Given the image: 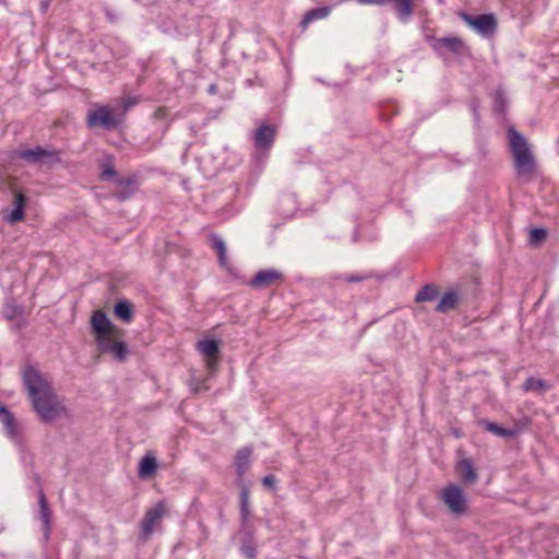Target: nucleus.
<instances>
[{
  "instance_id": "21",
  "label": "nucleus",
  "mask_w": 559,
  "mask_h": 559,
  "mask_svg": "<svg viewBox=\"0 0 559 559\" xmlns=\"http://www.w3.org/2000/svg\"><path fill=\"white\" fill-rule=\"evenodd\" d=\"M134 182L135 180L133 177L115 178V183L121 187V190L116 191L114 193V197L120 202H123L131 198L134 193V188L132 187Z\"/></svg>"
},
{
  "instance_id": "32",
  "label": "nucleus",
  "mask_w": 559,
  "mask_h": 559,
  "mask_svg": "<svg viewBox=\"0 0 559 559\" xmlns=\"http://www.w3.org/2000/svg\"><path fill=\"white\" fill-rule=\"evenodd\" d=\"M548 236V231L546 228L536 227L531 229L528 241L532 246H537L542 243Z\"/></svg>"
},
{
  "instance_id": "18",
  "label": "nucleus",
  "mask_w": 559,
  "mask_h": 559,
  "mask_svg": "<svg viewBox=\"0 0 559 559\" xmlns=\"http://www.w3.org/2000/svg\"><path fill=\"white\" fill-rule=\"evenodd\" d=\"M38 506L39 519L43 522V531L45 536L48 537L51 531V510L41 488L38 491Z\"/></svg>"
},
{
  "instance_id": "11",
  "label": "nucleus",
  "mask_w": 559,
  "mask_h": 559,
  "mask_svg": "<svg viewBox=\"0 0 559 559\" xmlns=\"http://www.w3.org/2000/svg\"><path fill=\"white\" fill-rule=\"evenodd\" d=\"M432 48L436 51H440L442 48H444L445 50L459 56L464 55L467 50V46L459 36L437 38L432 44Z\"/></svg>"
},
{
  "instance_id": "17",
  "label": "nucleus",
  "mask_w": 559,
  "mask_h": 559,
  "mask_svg": "<svg viewBox=\"0 0 559 559\" xmlns=\"http://www.w3.org/2000/svg\"><path fill=\"white\" fill-rule=\"evenodd\" d=\"M27 203V198L24 193L20 191H14L13 195V211L7 216V221L10 224H15L17 222H21L25 218L24 209Z\"/></svg>"
},
{
  "instance_id": "13",
  "label": "nucleus",
  "mask_w": 559,
  "mask_h": 559,
  "mask_svg": "<svg viewBox=\"0 0 559 559\" xmlns=\"http://www.w3.org/2000/svg\"><path fill=\"white\" fill-rule=\"evenodd\" d=\"M455 472L465 485H473L478 480V474L473 466V462L467 457L457 461Z\"/></svg>"
},
{
  "instance_id": "39",
  "label": "nucleus",
  "mask_w": 559,
  "mask_h": 559,
  "mask_svg": "<svg viewBox=\"0 0 559 559\" xmlns=\"http://www.w3.org/2000/svg\"><path fill=\"white\" fill-rule=\"evenodd\" d=\"M262 484L266 487L274 488L275 477L273 475H266L265 477H263Z\"/></svg>"
},
{
  "instance_id": "7",
  "label": "nucleus",
  "mask_w": 559,
  "mask_h": 559,
  "mask_svg": "<svg viewBox=\"0 0 559 559\" xmlns=\"http://www.w3.org/2000/svg\"><path fill=\"white\" fill-rule=\"evenodd\" d=\"M198 350L203 355L207 370L213 373L219 364V342L214 338H205L197 344Z\"/></svg>"
},
{
  "instance_id": "23",
  "label": "nucleus",
  "mask_w": 559,
  "mask_h": 559,
  "mask_svg": "<svg viewBox=\"0 0 559 559\" xmlns=\"http://www.w3.org/2000/svg\"><path fill=\"white\" fill-rule=\"evenodd\" d=\"M479 426H481L485 430L498 436V437H502V438H511V437H514L516 435V430L515 429H509V428H503L501 426H499L497 423H493V421H490L488 419H480L478 421Z\"/></svg>"
},
{
  "instance_id": "45",
  "label": "nucleus",
  "mask_w": 559,
  "mask_h": 559,
  "mask_svg": "<svg viewBox=\"0 0 559 559\" xmlns=\"http://www.w3.org/2000/svg\"><path fill=\"white\" fill-rule=\"evenodd\" d=\"M556 559H559V556Z\"/></svg>"
},
{
  "instance_id": "24",
  "label": "nucleus",
  "mask_w": 559,
  "mask_h": 559,
  "mask_svg": "<svg viewBox=\"0 0 559 559\" xmlns=\"http://www.w3.org/2000/svg\"><path fill=\"white\" fill-rule=\"evenodd\" d=\"M0 421L10 437L15 438L17 436L15 417L5 406L0 407Z\"/></svg>"
},
{
  "instance_id": "37",
  "label": "nucleus",
  "mask_w": 559,
  "mask_h": 559,
  "mask_svg": "<svg viewBox=\"0 0 559 559\" xmlns=\"http://www.w3.org/2000/svg\"><path fill=\"white\" fill-rule=\"evenodd\" d=\"M167 114H168V110L166 107H158L154 111V118L155 119H164V118H166Z\"/></svg>"
},
{
  "instance_id": "31",
  "label": "nucleus",
  "mask_w": 559,
  "mask_h": 559,
  "mask_svg": "<svg viewBox=\"0 0 559 559\" xmlns=\"http://www.w3.org/2000/svg\"><path fill=\"white\" fill-rule=\"evenodd\" d=\"M213 248L216 250L218 261L222 266L227 265L226 246L224 240L217 235H212Z\"/></svg>"
},
{
  "instance_id": "33",
  "label": "nucleus",
  "mask_w": 559,
  "mask_h": 559,
  "mask_svg": "<svg viewBox=\"0 0 559 559\" xmlns=\"http://www.w3.org/2000/svg\"><path fill=\"white\" fill-rule=\"evenodd\" d=\"M138 103L134 97H124L121 99V107L118 109V114L123 115V119L126 118V114L128 110L133 107Z\"/></svg>"
},
{
  "instance_id": "10",
  "label": "nucleus",
  "mask_w": 559,
  "mask_h": 559,
  "mask_svg": "<svg viewBox=\"0 0 559 559\" xmlns=\"http://www.w3.org/2000/svg\"><path fill=\"white\" fill-rule=\"evenodd\" d=\"M283 280V273L275 269L259 271L250 281L249 285L254 289L271 287Z\"/></svg>"
},
{
  "instance_id": "27",
  "label": "nucleus",
  "mask_w": 559,
  "mask_h": 559,
  "mask_svg": "<svg viewBox=\"0 0 559 559\" xmlns=\"http://www.w3.org/2000/svg\"><path fill=\"white\" fill-rule=\"evenodd\" d=\"M439 295V287L435 284H426L423 288L416 294L415 302H424V301H432Z\"/></svg>"
},
{
  "instance_id": "25",
  "label": "nucleus",
  "mask_w": 559,
  "mask_h": 559,
  "mask_svg": "<svg viewBox=\"0 0 559 559\" xmlns=\"http://www.w3.org/2000/svg\"><path fill=\"white\" fill-rule=\"evenodd\" d=\"M394 9L401 21H407L414 13L413 0H392Z\"/></svg>"
},
{
  "instance_id": "38",
  "label": "nucleus",
  "mask_w": 559,
  "mask_h": 559,
  "mask_svg": "<svg viewBox=\"0 0 559 559\" xmlns=\"http://www.w3.org/2000/svg\"><path fill=\"white\" fill-rule=\"evenodd\" d=\"M392 0H358L360 3L365 4H376V5H384L386 3H391Z\"/></svg>"
},
{
  "instance_id": "26",
  "label": "nucleus",
  "mask_w": 559,
  "mask_h": 559,
  "mask_svg": "<svg viewBox=\"0 0 559 559\" xmlns=\"http://www.w3.org/2000/svg\"><path fill=\"white\" fill-rule=\"evenodd\" d=\"M331 12L330 7H320L309 10L302 17L300 26L306 28L311 22L326 17Z\"/></svg>"
},
{
  "instance_id": "41",
  "label": "nucleus",
  "mask_w": 559,
  "mask_h": 559,
  "mask_svg": "<svg viewBox=\"0 0 559 559\" xmlns=\"http://www.w3.org/2000/svg\"><path fill=\"white\" fill-rule=\"evenodd\" d=\"M50 5V0H43L40 2V9L43 12H46Z\"/></svg>"
},
{
  "instance_id": "34",
  "label": "nucleus",
  "mask_w": 559,
  "mask_h": 559,
  "mask_svg": "<svg viewBox=\"0 0 559 559\" xmlns=\"http://www.w3.org/2000/svg\"><path fill=\"white\" fill-rule=\"evenodd\" d=\"M22 313V308L21 307H17V306H13V305H7L4 308H3V316L8 319V320H13L15 319L19 314Z\"/></svg>"
},
{
  "instance_id": "16",
  "label": "nucleus",
  "mask_w": 559,
  "mask_h": 559,
  "mask_svg": "<svg viewBox=\"0 0 559 559\" xmlns=\"http://www.w3.org/2000/svg\"><path fill=\"white\" fill-rule=\"evenodd\" d=\"M158 463L152 453H146L139 462L138 476L141 479H151L156 475Z\"/></svg>"
},
{
  "instance_id": "3",
  "label": "nucleus",
  "mask_w": 559,
  "mask_h": 559,
  "mask_svg": "<svg viewBox=\"0 0 559 559\" xmlns=\"http://www.w3.org/2000/svg\"><path fill=\"white\" fill-rule=\"evenodd\" d=\"M85 122L88 129L112 131L123 122V115L118 114V108L109 105L94 104L86 114Z\"/></svg>"
},
{
  "instance_id": "20",
  "label": "nucleus",
  "mask_w": 559,
  "mask_h": 559,
  "mask_svg": "<svg viewBox=\"0 0 559 559\" xmlns=\"http://www.w3.org/2000/svg\"><path fill=\"white\" fill-rule=\"evenodd\" d=\"M239 534L241 536V552L249 559L254 558L257 549L253 544V527H248L247 530L240 528Z\"/></svg>"
},
{
  "instance_id": "22",
  "label": "nucleus",
  "mask_w": 559,
  "mask_h": 559,
  "mask_svg": "<svg viewBox=\"0 0 559 559\" xmlns=\"http://www.w3.org/2000/svg\"><path fill=\"white\" fill-rule=\"evenodd\" d=\"M115 316L122 320L126 323H129L133 320L134 310L131 301L127 299L119 300L114 308Z\"/></svg>"
},
{
  "instance_id": "36",
  "label": "nucleus",
  "mask_w": 559,
  "mask_h": 559,
  "mask_svg": "<svg viewBox=\"0 0 559 559\" xmlns=\"http://www.w3.org/2000/svg\"><path fill=\"white\" fill-rule=\"evenodd\" d=\"M496 107L500 110V111H503L504 110V107H506V99H504V96L502 93H497V96H496Z\"/></svg>"
},
{
  "instance_id": "9",
  "label": "nucleus",
  "mask_w": 559,
  "mask_h": 559,
  "mask_svg": "<svg viewBox=\"0 0 559 559\" xmlns=\"http://www.w3.org/2000/svg\"><path fill=\"white\" fill-rule=\"evenodd\" d=\"M276 127L269 123H262L253 133L254 146L263 152H267L273 146L276 139Z\"/></svg>"
},
{
  "instance_id": "8",
  "label": "nucleus",
  "mask_w": 559,
  "mask_h": 559,
  "mask_svg": "<svg viewBox=\"0 0 559 559\" xmlns=\"http://www.w3.org/2000/svg\"><path fill=\"white\" fill-rule=\"evenodd\" d=\"M165 513V501H158L153 508L146 511L141 522V534L145 539L153 533L154 526L159 523Z\"/></svg>"
},
{
  "instance_id": "30",
  "label": "nucleus",
  "mask_w": 559,
  "mask_h": 559,
  "mask_svg": "<svg viewBox=\"0 0 559 559\" xmlns=\"http://www.w3.org/2000/svg\"><path fill=\"white\" fill-rule=\"evenodd\" d=\"M95 342L100 353H109V347H112V344H116L118 340L114 337V332H109L95 337Z\"/></svg>"
},
{
  "instance_id": "42",
  "label": "nucleus",
  "mask_w": 559,
  "mask_h": 559,
  "mask_svg": "<svg viewBox=\"0 0 559 559\" xmlns=\"http://www.w3.org/2000/svg\"><path fill=\"white\" fill-rule=\"evenodd\" d=\"M471 107H472L473 111L476 114L477 109H478L477 100H473L472 104H471Z\"/></svg>"
},
{
  "instance_id": "44",
  "label": "nucleus",
  "mask_w": 559,
  "mask_h": 559,
  "mask_svg": "<svg viewBox=\"0 0 559 559\" xmlns=\"http://www.w3.org/2000/svg\"><path fill=\"white\" fill-rule=\"evenodd\" d=\"M35 480H36V483H37L38 485H40V478H39V476H36V477H35Z\"/></svg>"
},
{
  "instance_id": "15",
  "label": "nucleus",
  "mask_w": 559,
  "mask_h": 559,
  "mask_svg": "<svg viewBox=\"0 0 559 559\" xmlns=\"http://www.w3.org/2000/svg\"><path fill=\"white\" fill-rule=\"evenodd\" d=\"M239 503L241 528L247 530L248 527H252L250 524V490L246 484H242L240 487Z\"/></svg>"
},
{
  "instance_id": "2",
  "label": "nucleus",
  "mask_w": 559,
  "mask_h": 559,
  "mask_svg": "<svg viewBox=\"0 0 559 559\" xmlns=\"http://www.w3.org/2000/svg\"><path fill=\"white\" fill-rule=\"evenodd\" d=\"M509 146L513 157L516 178L528 183L536 178L537 163L526 139L514 128L508 130Z\"/></svg>"
},
{
  "instance_id": "35",
  "label": "nucleus",
  "mask_w": 559,
  "mask_h": 559,
  "mask_svg": "<svg viewBox=\"0 0 559 559\" xmlns=\"http://www.w3.org/2000/svg\"><path fill=\"white\" fill-rule=\"evenodd\" d=\"M116 175H117V173L115 170V167L111 164H105L103 166V170H102V174H100V179L103 181H108V180L115 178Z\"/></svg>"
},
{
  "instance_id": "14",
  "label": "nucleus",
  "mask_w": 559,
  "mask_h": 559,
  "mask_svg": "<svg viewBox=\"0 0 559 559\" xmlns=\"http://www.w3.org/2000/svg\"><path fill=\"white\" fill-rule=\"evenodd\" d=\"M251 454L252 449L250 447L239 449L236 453L235 466L237 472V481L240 487L242 484H245L243 476L246 472L249 469Z\"/></svg>"
},
{
  "instance_id": "5",
  "label": "nucleus",
  "mask_w": 559,
  "mask_h": 559,
  "mask_svg": "<svg viewBox=\"0 0 559 559\" xmlns=\"http://www.w3.org/2000/svg\"><path fill=\"white\" fill-rule=\"evenodd\" d=\"M440 499L448 507L451 513L462 515L467 510V497L464 490L454 484L444 487L440 493Z\"/></svg>"
},
{
  "instance_id": "6",
  "label": "nucleus",
  "mask_w": 559,
  "mask_h": 559,
  "mask_svg": "<svg viewBox=\"0 0 559 559\" xmlns=\"http://www.w3.org/2000/svg\"><path fill=\"white\" fill-rule=\"evenodd\" d=\"M459 16L473 29L481 36H492L498 27V22L493 13L471 15L464 11L459 12Z\"/></svg>"
},
{
  "instance_id": "28",
  "label": "nucleus",
  "mask_w": 559,
  "mask_h": 559,
  "mask_svg": "<svg viewBox=\"0 0 559 559\" xmlns=\"http://www.w3.org/2000/svg\"><path fill=\"white\" fill-rule=\"evenodd\" d=\"M114 360L118 362H124L130 354L129 346L123 341H118L116 344H112V347H109V353Z\"/></svg>"
},
{
  "instance_id": "40",
  "label": "nucleus",
  "mask_w": 559,
  "mask_h": 559,
  "mask_svg": "<svg viewBox=\"0 0 559 559\" xmlns=\"http://www.w3.org/2000/svg\"><path fill=\"white\" fill-rule=\"evenodd\" d=\"M362 280H364V277H361V276H356V275H350V276H346V277H345V281H346L347 283H356V282H360V281H362Z\"/></svg>"
},
{
  "instance_id": "12",
  "label": "nucleus",
  "mask_w": 559,
  "mask_h": 559,
  "mask_svg": "<svg viewBox=\"0 0 559 559\" xmlns=\"http://www.w3.org/2000/svg\"><path fill=\"white\" fill-rule=\"evenodd\" d=\"M91 326L95 337L103 334H108L109 332H115L117 330L116 326L108 319L106 312L100 309L95 310L92 313Z\"/></svg>"
},
{
  "instance_id": "43",
  "label": "nucleus",
  "mask_w": 559,
  "mask_h": 559,
  "mask_svg": "<svg viewBox=\"0 0 559 559\" xmlns=\"http://www.w3.org/2000/svg\"><path fill=\"white\" fill-rule=\"evenodd\" d=\"M193 391H194L195 393H198V392L200 391V386H199V385L194 386V388H193Z\"/></svg>"
},
{
  "instance_id": "4",
  "label": "nucleus",
  "mask_w": 559,
  "mask_h": 559,
  "mask_svg": "<svg viewBox=\"0 0 559 559\" xmlns=\"http://www.w3.org/2000/svg\"><path fill=\"white\" fill-rule=\"evenodd\" d=\"M16 157L33 165L52 166L61 162L60 153L56 150H48L41 146L16 152Z\"/></svg>"
},
{
  "instance_id": "29",
  "label": "nucleus",
  "mask_w": 559,
  "mask_h": 559,
  "mask_svg": "<svg viewBox=\"0 0 559 559\" xmlns=\"http://www.w3.org/2000/svg\"><path fill=\"white\" fill-rule=\"evenodd\" d=\"M522 389L525 392H530V391L543 392V391L549 390L550 385L543 379H536L534 377H528L524 381Z\"/></svg>"
},
{
  "instance_id": "19",
  "label": "nucleus",
  "mask_w": 559,
  "mask_h": 559,
  "mask_svg": "<svg viewBox=\"0 0 559 559\" xmlns=\"http://www.w3.org/2000/svg\"><path fill=\"white\" fill-rule=\"evenodd\" d=\"M460 300L461 295L459 290H456L455 288H450L441 296L436 307V311L440 313H445L454 309Z\"/></svg>"
},
{
  "instance_id": "1",
  "label": "nucleus",
  "mask_w": 559,
  "mask_h": 559,
  "mask_svg": "<svg viewBox=\"0 0 559 559\" xmlns=\"http://www.w3.org/2000/svg\"><path fill=\"white\" fill-rule=\"evenodd\" d=\"M23 385L27 392L33 411L44 424H50L68 416V408L55 392L51 379L34 366L22 370Z\"/></svg>"
}]
</instances>
